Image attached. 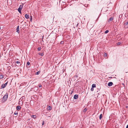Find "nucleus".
<instances>
[{"instance_id":"aec40b11","label":"nucleus","mask_w":128,"mask_h":128,"mask_svg":"<svg viewBox=\"0 0 128 128\" xmlns=\"http://www.w3.org/2000/svg\"><path fill=\"white\" fill-rule=\"evenodd\" d=\"M25 99V96H23L22 97L20 98V99H21L22 100H24Z\"/></svg>"},{"instance_id":"f03ea898","label":"nucleus","mask_w":128,"mask_h":128,"mask_svg":"<svg viewBox=\"0 0 128 128\" xmlns=\"http://www.w3.org/2000/svg\"><path fill=\"white\" fill-rule=\"evenodd\" d=\"M25 106L26 108H29V103L28 102H26L25 104Z\"/></svg>"},{"instance_id":"4468645a","label":"nucleus","mask_w":128,"mask_h":128,"mask_svg":"<svg viewBox=\"0 0 128 128\" xmlns=\"http://www.w3.org/2000/svg\"><path fill=\"white\" fill-rule=\"evenodd\" d=\"M102 117V114H100V117H99V119L100 120H101Z\"/></svg>"},{"instance_id":"cd10ccee","label":"nucleus","mask_w":128,"mask_h":128,"mask_svg":"<svg viewBox=\"0 0 128 128\" xmlns=\"http://www.w3.org/2000/svg\"><path fill=\"white\" fill-rule=\"evenodd\" d=\"M41 47H38V51H40L41 50Z\"/></svg>"},{"instance_id":"ddd939ff","label":"nucleus","mask_w":128,"mask_h":128,"mask_svg":"<svg viewBox=\"0 0 128 128\" xmlns=\"http://www.w3.org/2000/svg\"><path fill=\"white\" fill-rule=\"evenodd\" d=\"M22 10V9L19 8L18 9V11L19 13H21V12Z\"/></svg>"},{"instance_id":"1a4fd4ad","label":"nucleus","mask_w":128,"mask_h":128,"mask_svg":"<svg viewBox=\"0 0 128 128\" xmlns=\"http://www.w3.org/2000/svg\"><path fill=\"white\" fill-rule=\"evenodd\" d=\"M78 94H75L74 96V98L75 99H76L78 98Z\"/></svg>"},{"instance_id":"4be33fe9","label":"nucleus","mask_w":128,"mask_h":128,"mask_svg":"<svg viewBox=\"0 0 128 128\" xmlns=\"http://www.w3.org/2000/svg\"><path fill=\"white\" fill-rule=\"evenodd\" d=\"M107 56V54L106 53L104 52V57H106V56Z\"/></svg>"},{"instance_id":"7ed1b4c3","label":"nucleus","mask_w":128,"mask_h":128,"mask_svg":"<svg viewBox=\"0 0 128 128\" xmlns=\"http://www.w3.org/2000/svg\"><path fill=\"white\" fill-rule=\"evenodd\" d=\"M114 18L112 17H111L110 19H109L107 21L108 22H109L113 20Z\"/></svg>"},{"instance_id":"6e6552de","label":"nucleus","mask_w":128,"mask_h":128,"mask_svg":"<svg viewBox=\"0 0 128 128\" xmlns=\"http://www.w3.org/2000/svg\"><path fill=\"white\" fill-rule=\"evenodd\" d=\"M16 32L18 33H20L19 31V26H18L16 28Z\"/></svg>"},{"instance_id":"9d476101","label":"nucleus","mask_w":128,"mask_h":128,"mask_svg":"<svg viewBox=\"0 0 128 128\" xmlns=\"http://www.w3.org/2000/svg\"><path fill=\"white\" fill-rule=\"evenodd\" d=\"M112 84L113 83L112 82H110L108 83V86H111Z\"/></svg>"},{"instance_id":"412c9836","label":"nucleus","mask_w":128,"mask_h":128,"mask_svg":"<svg viewBox=\"0 0 128 128\" xmlns=\"http://www.w3.org/2000/svg\"><path fill=\"white\" fill-rule=\"evenodd\" d=\"M124 99L127 100L128 98H127V97L126 96L124 95Z\"/></svg>"},{"instance_id":"72a5a7b5","label":"nucleus","mask_w":128,"mask_h":128,"mask_svg":"<svg viewBox=\"0 0 128 128\" xmlns=\"http://www.w3.org/2000/svg\"><path fill=\"white\" fill-rule=\"evenodd\" d=\"M10 72V71L9 70L7 72V74H8Z\"/></svg>"},{"instance_id":"c9c22d12","label":"nucleus","mask_w":128,"mask_h":128,"mask_svg":"<svg viewBox=\"0 0 128 128\" xmlns=\"http://www.w3.org/2000/svg\"><path fill=\"white\" fill-rule=\"evenodd\" d=\"M64 43V42L63 41H62L60 42V44H63Z\"/></svg>"},{"instance_id":"4c0bfd02","label":"nucleus","mask_w":128,"mask_h":128,"mask_svg":"<svg viewBox=\"0 0 128 128\" xmlns=\"http://www.w3.org/2000/svg\"><path fill=\"white\" fill-rule=\"evenodd\" d=\"M126 128H128V124L127 125L126 127Z\"/></svg>"},{"instance_id":"2eb2a0df","label":"nucleus","mask_w":128,"mask_h":128,"mask_svg":"<svg viewBox=\"0 0 128 128\" xmlns=\"http://www.w3.org/2000/svg\"><path fill=\"white\" fill-rule=\"evenodd\" d=\"M31 117L32 118H33L34 119H35L36 118V116L35 115H32V116Z\"/></svg>"},{"instance_id":"e433bc0d","label":"nucleus","mask_w":128,"mask_h":128,"mask_svg":"<svg viewBox=\"0 0 128 128\" xmlns=\"http://www.w3.org/2000/svg\"><path fill=\"white\" fill-rule=\"evenodd\" d=\"M44 124V121H43V122H42V125H43Z\"/></svg>"},{"instance_id":"a19ab883","label":"nucleus","mask_w":128,"mask_h":128,"mask_svg":"<svg viewBox=\"0 0 128 128\" xmlns=\"http://www.w3.org/2000/svg\"><path fill=\"white\" fill-rule=\"evenodd\" d=\"M1 29V27L0 26V30Z\"/></svg>"},{"instance_id":"c85d7f7f","label":"nucleus","mask_w":128,"mask_h":128,"mask_svg":"<svg viewBox=\"0 0 128 128\" xmlns=\"http://www.w3.org/2000/svg\"><path fill=\"white\" fill-rule=\"evenodd\" d=\"M15 63L16 64H20V62L19 61H17L15 62Z\"/></svg>"},{"instance_id":"f257e3e1","label":"nucleus","mask_w":128,"mask_h":128,"mask_svg":"<svg viewBox=\"0 0 128 128\" xmlns=\"http://www.w3.org/2000/svg\"><path fill=\"white\" fill-rule=\"evenodd\" d=\"M8 93H6L5 95H4L2 100V103H4V102L6 101L7 100V98H8Z\"/></svg>"},{"instance_id":"b1692460","label":"nucleus","mask_w":128,"mask_h":128,"mask_svg":"<svg viewBox=\"0 0 128 128\" xmlns=\"http://www.w3.org/2000/svg\"><path fill=\"white\" fill-rule=\"evenodd\" d=\"M4 78V76L3 75H0V78L1 79Z\"/></svg>"},{"instance_id":"dca6fc26","label":"nucleus","mask_w":128,"mask_h":128,"mask_svg":"<svg viewBox=\"0 0 128 128\" xmlns=\"http://www.w3.org/2000/svg\"><path fill=\"white\" fill-rule=\"evenodd\" d=\"M23 4H22L20 5V6L19 8H20L22 9V8H23Z\"/></svg>"},{"instance_id":"bb28decb","label":"nucleus","mask_w":128,"mask_h":128,"mask_svg":"<svg viewBox=\"0 0 128 128\" xmlns=\"http://www.w3.org/2000/svg\"><path fill=\"white\" fill-rule=\"evenodd\" d=\"M87 110V109L86 108H85L83 110V112H85Z\"/></svg>"},{"instance_id":"a878e982","label":"nucleus","mask_w":128,"mask_h":128,"mask_svg":"<svg viewBox=\"0 0 128 128\" xmlns=\"http://www.w3.org/2000/svg\"><path fill=\"white\" fill-rule=\"evenodd\" d=\"M108 32H109V30H106V31H105V32H104V33L105 34H107Z\"/></svg>"},{"instance_id":"f3484780","label":"nucleus","mask_w":128,"mask_h":128,"mask_svg":"<svg viewBox=\"0 0 128 128\" xmlns=\"http://www.w3.org/2000/svg\"><path fill=\"white\" fill-rule=\"evenodd\" d=\"M92 87L93 88H94L96 87V84H93L92 85Z\"/></svg>"},{"instance_id":"393cba45","label":"nucleus","mask_w":128,"mask_h":128,"mask_svg":"<svg viewBox=\"0 0 128 128\" xmlns=\"http://www.w3.org/2000/svg\"><path fill=\"white\" fill-rule=\"evenodd\" d=\"M122 14H120L119 16V18H121L122 17Z\"/></svg>"},{"instance_id":"58836bf2","label":"nucleus","mask_w":128,"mask_h":128,"mask_svg":"<svg viewBox=\"0 0 128 128\" xmlns=\"http://www.w3.org/2000/svg\"><path fill=\"white\" fill-rule=\"evenodd\" d=\"M30 21H31L32 20V18H30Z\"/></svg>"},{"instance_id":"37998d69","label":"nucleus","mask_w":128,"mask_h":128,"mask_svg":"<svg viewBox=\"0 0 128 128\" xmlns=\"http://www.w3.org/2000/svg\"><path fill=\"white\" fill-rule=\"evenodd\" d=\"M43 36L42 37V38H43Z\"/></svg>"},{"instance_id":"5701e85b","label":"nucleus","mask_w":128,"mask_h":128,"mask_svg":"<svg viewBox=\"0 0 128 128\" xmlns=\"http://www.w3.org/2000/svg\"><path fill=\"white\" fill-rule=\"evenodd\" d=\"M14 114L16 115H17L18 114V112L17 111H16Z\"/></svg>"},{"instance_id":"7c9ffc66","label":"nucleus","mask_w":128,"mask_h":128,"mask_svg":"<svg viewBox=\"0 0 128 128\" xmlns=\"http://www.w3.org/2000/svg\"><path fill=\"white\" fill-rule=\"evenodd\" d=\"M42 87V84H40L39 85V86H38L39 88H40Z\"/></svg>"},{"instance_id":"20e7f679","label":"nucleus","mask_w":128,"mask_h":128,"mask_svg":"<svg viewBox=\"0 0 128 128\" xmlns=\"http://www.w3.org/2000/svg\"><path fill=\"white\" fill-rule=\"evenodd\" d=\"M52 109V107L50 106H48L47 109L48 110H51Z\"/></svg>"},{"instance_id":"9b49d317","label":"nucleus","mask_w":128,"mask_h":128,"mask_svg":"<svg viewBox=\"0 0 128 128\" xmlns=\"http://www.w3.org/2000/svg\"><path fill=\"white\" fill-rule=\"evenodd\" d=\"M6 86L4 85V84H2L1 86V88L2 89L4 88Z\"/></svg>"},{"instance_id":"0eeeda50","label":"nucleus","mask_w":128,"mask_h":128,"mask_svg":"<svg viewBox=\"0 0 128 128\" xmlns=\"http://www.w3.org/2000/svg\"><path fill=\"white\" fill-rule=\"evenodd\" d=\"M25 17L27 19H28L29 18V16L28 14H26L25 15Z\"/></svg>"},{"instance_id":"6ab92c4d","label":"nucleus","mask_w":128,"mask_h":128,"mask_svg":"<svg viewBox=\"0 0 128 128\" xmlns=\"http://www.w3.org/2000/svg\"><path fill=\"white\" fill-rule=\"evenodd\" d=\"M40 71H38L36 73V74L38 75L40 73Z\"/></svg>"},{"instance_id":"f704fd0d","label":"nucleus","mask_w":128,"mask_h":128,"mask_svg":"<svg viewBox=\"0 0 128 128\" xmlns=\"http://www.w3.org/2000/svg\"><path fill=\"white\" fill-rule=\"evenodd\" d=\"M121 44L120 42H119L117 43V45H119L120 44Z\"/></svg>"},{"instance_id":"f8f14e48","label":"nucleus","mask_w":128,"mask_h":128,"mask_svg":"<svg viewBox=\"0 0 128 128\" xmlns=\"http://www.w3.org/2000/svg\"><path fill=\"white\" fill-rule=\"evenodd\" d=\"M38 54L42 56H43L44 55V54L43 52L39 53Z\"/></svg>"},{"instance_id":"2f4dec72","label":"nucleus","mask_w":128,"mask_h":128,"mask_svg":"<svg viewBox=\"0 0 128 128\" xmlns=\"http://www.w3.org/2000/svg\"><path fill=\"white\" fill-rule=\"evenodd\" d=\"M94 88H93V87H92V88L91 89V91H93L94 90Z\"/></svg>"},{"instance_id":"39448f33","label":"nucleus","mask_w":128,"mask_h":128,"mask_svg":"<svg viewBox=\"0 0 128 128\" xmlns=\"http://www.w3.org/2000/svg\"><path fill=\"white\" fill-rule=\"evenodd\" d=\"M124 24L125 26H124V27L125 28H127L128 27V21L125 23Z\"/></svg>"},{"instance_id":"ea45409f","label":"nucleus","mask_w":128,"mask_h":128,"mask_svg":"<svg viewBox=\"0 0 128 128\" xmlns=\"http://www.w3.org/2000/svg\"><path fill=\"white\" fill-rule=\"evenodd\" d=\"M1 40V38H0V41Z\"/></svg>"},{"instance_id":"423d86ee","label":"nucleus","mask_w":128,"mask_h":128,"mask_svg":"<svg viewBox=\"0 0 128 128\" xmlns=\"http://www.w3.org/2000/svg\"><path fill=\"white\" fill-rule=\"evenodd\" d=\"M21 107L20 106H18L16 107V109L18 110H19L21 108Z\"/></svg>"},{"instance_id":"79ce46f5","label":"nucleus","mask_w":128,"mask_h":128,"mask_svg":"<svg viewBox=\"0 0 128 128\" xmlns=\"http://www.w3.org/2000/svg\"><path fill=\"white\" fill-rule=\"evenodd\" d=\"M60 128H63L62 127H61Z\"/></svg>"},{"instance_id":"c756f323","label":"nucleus","mask_w":128,"mask_h":128,"mask_svg":"<svg viewBox=\"0 0 128 128\" xmlns=\"http://www.w3.org/2000/svg\"><path fill=\"white\" fill-rule=\"evenodd\" d=\"M30 63L29 62H27V64L28 65H29L30 64Z\"/></svg>"},{"instance_id":"473e14b6","label":"nucleus","mask_w":128,"mask_h":128,"mask_svg":"<svg viewBox=\"0 0 128 128\" xmlns=\"http://www.w3.org/2000/svg\"><path fill=\"white\" fill-rule=\"evenodd\" d=\"M7 83H8V82H6V83H5V84H4V85L5 86H6L7 85Z\"/></svg>"},{"instance_id":"a211bd4d","label":"nucleus","mask_w":128,"mask_h":128,"mask_svg":"<svg viewBox=\"0 0 128 128\" xmlns=\"http://www.w3.org/2000/svg\"><path fill=\"white\" fill-rule=\"evenodd\" d=\"M73 90L72 91V90H70V94H72L73 93Z\"/></svg>"}]
</instances>
